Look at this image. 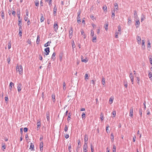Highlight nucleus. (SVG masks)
<instances>
[{"instance_id": "nucleus-16", "label": "nucleus", "mask_w": 152, "mask_h": 152, "mask_svg": "<svg viewBox=\"0 0 152 152\" xmlns=\"http://www.w3.org/2000/svg\"><path fill=\"white\" fill-rule=\"evenodd\" d=\"M51 43V41H48L44 45L45 47H47L50 45V44Z\"/></svg>"}, {"instance_id": "nucleus-7", "label": "nucleus", "mask_w": 152, "mask_h": 152, "mask_svg": "<svg viewBox=\"0 0 152 152\" xmlns=\"http://www.w3.org/2000/svg\"><path fill=\"white\" fill-rule=\"evenodd\" d=\"M29 149H31V151H34L35 150L34 145L32 142L30 143Z\"/></svg>"}, {"instance_id": "nucleus-13", "label": "nucleus", "mask_w": 152, "mask_h": 152, "mask_svg": "<svg viewBox=\"0 0 152 152\" xmlns=\"http://www.w3.org/2000/svg\"><path fill=\"white\" fill-rule=\"evenodd\" d=\"M115 10H114L112 12L111 18L113 19H114L115 16Z\"/></svg>"}, {"instance_id": "nucleus-26", "label": "nucleus", "mask_w": 152, "mask_h": 152, "mask_svg": "<svg viewBox=\"0 0 152 152\" xmlns=\"http://www.w3.org/2000/svg\"><path fill=\"white\" fill-rule=\"evenodd\" d=\"M109 126L108 124L107 125L106 128V130L107 132V133H109L110 132V131L108 129V128L109 127Z\"/></svg>"}, {"instance_id": "nucleus-40", "label": "nucleus", "mask_w": 152, "mask_h": 152, "mask_svg": "<svg viewBox=\"0 0 152 152\" xmlns=\"http://www.w3.org/2000/svg\"><path fill=\"white\" fill-rule=\"evenodd\" d=\"M111 139L112 140V141L113 142L114 140V135H113V133H112L111 134Z\"/></svg>"}, {"instance_id": "nucleus-32", "label": "nucleus", "mask_w": 152, "mask_h": 152, "mask_svg": "<svg viewBox=\"0 0 152 152\" xmlns=\"http://www.w3.org/2000/svg\"><path fill=\"white\" fill-rule=\"evenodd\" d=\"M11 42L10 41L8 44V49H10L11 48Z\"/></svg>"}, {"instance_id": "nucleus-36", "label": "nucleus", "mask_w": 152, "mask_h": 152, "mask_svg": "<svg viewBox=\"0 0 152 152\" xmlns=\"http://www.w3.org/2000/svg\"><path fill=\"white\" fill-rule=\"evenodd\" d=\"M18 25L20 26H22V20H18Z\"/></svg>"}, {"instance_id": "nucleus-30", "label": "nucleus", "mask_w": 152, "mask_h": 152, "mask_svg": "<svg viewBox=\"0 0 152 152\" xmlns=\"http://www.w3.org/2000/svg\"><path fill=\"white\" fill-rule=\"evenodd\" d=\"M51 97H52V98L53 101L54 102H55V95L54 94H52L51 95Z\"/></svg>"}, {"instance_id": "nucleus-4", "label": "nucleus", "mask_w": 152, "mask_h": 152, "mask_svg": "<svg viewBox=\"0 0 152 152\" xmlns=\"http://www.w3.org/2000/svg\"><path fill=\"white\" fill-rule=\"evenodd\" d=\"M58 28V26L57 23H54L53 25V28L56 32H57Z\"/></svg>"}, {"instance_id": "nucleus-42", "label": "nucleus", "mask_w": 152, "mask_h": 152, "mask_svg": "<svg viewBox=\"0 0 152 152\" xmlns=\"http://www.w3.org/2000/svg\"><path fill=\"white\" fill-rule=\"evenodd\" d=\"M37 126H38V127L40 128L41 125V123L40 121L37 122Z\"/></svg>"}, {"instance_id": "nucleus-1", "label": "nucleus", "mask_w": 152, "mask_h": 152, "mask_svg": "<svg viewBox=\"0 0 152 152\" xmlns=\"http://www.w3.org/2000/svg\"><path fill=\"white\" fill-rule=\"evenodd\" d=\"M16 70L17 72H19L20 74H22L23 72V69L22 66V65H20V66L17 65L16 67Z\"/></svg>"}, {"instance_id": "nucleus-53", "label": "nucleus", "mask_w": 152, "mask_h": 152, "mask_svg": "<svg viewBox=\"0 0 152 152\" xmlns=\"http://www.w3.org/2000/svg\"><path fill=\"white\" fill-rule=\"evenodd\" d=\"M7 61L9 64H10V57H8L7 59Z\"/></svg>"}, {"instance_id": "nucleus-25", "label": "nucleus", "mask_w": 152, "mask_h": 152, "mask_svg": "<svg viewBox=\"0 0 152 152\" xmlns=\"http://www.w3.org/2000/svg\"><path fill=\"white\" fill-rule=\"evenodd\" d=\"M1 17L3 19L4 18V13L3 10H2L1 11Z\"/></svg>"}, {"instance_id": "nucleus-57", "label": "nucleus", "mask_w": 152, "mask_h": 152, "mask_svg": "<svg viewBox=\"0 0 152 152\" xmlns=\"http://www.w3.org/2000/svg\"><path fill=\"white\" fill-rule=\"evenodd\" d=\"M85 77L86 79H88V75L87 74H86L85 75Z\"/></svg>"}, {"instance_id": "nucleus-51", "label": "nucleus", "mask_w": 152, "mask_h": 152, "mask_svg": "<svg viewBox=\"0 0 152 152\" xmlns=\"http://www.w3.org/2000/svg\"><path fill=\"white\" fill-rule=\"evenodd\" d=\"M88 148V145H83V150H86V149H87Z\"/></svg>"}, {"instance_id": "nucleus-17", "label": "nucleus", "mask_w": 152, "mask_h": 152, "mask_svg": "<svg viewBox=\"0 0 152 152\" xmlns=\"http://www.w3.org/2000/svg\"><path fill=\"white\" fill-rule=\"evenodd\" d=\"M148 76L149 77L150 80H152V74L151 72L150 71L149 72Z\"/></svg>"}, {"instance_id": "nucleus-49", "label": "nucleus", "mask_w": 152, "mask_h": 152, "mask_svg": "<svg viewBox=\"0 0 152 152\" xmlns=\"http://www.w3.org/2000/svg\"><path fill=\"white\" fill-rule=\"evenodd\" d=\"M91 152H94V150L93 147V145L92 144H91Z\"/></svg>"}, {"instance_id": "nucleus-31", "label": "nucleus", "mask_w": 152, "mask_h": 152, "mask_svg": "<svg viewBox=\"0 0 152 152\" xmlns=\"http://www.w3.org/2000/svg\"><path fill=\"white\" fill-rule=\"evenodd\" d=\"M116 146L113 145V148L112 149L113 152H116Z\"/></svg>"}, {"instance_id": "nucleus-48", "label": "nucleus", "mask_w": 152, "mask_h": 152, "mask_svg": "<svg viewBox=\"0 0 152 152\" xmlns=\"http://www.w3.org/2000/svg\"><path fill=\"white\" fill-rule=\"evenodd\" d=\"M59 57L60 60L61 61L62 59V53H61H61H60V54L59 55Z\"/></svg>"}, {"instance_id": "nucleus-41", "label": "nucleus", "mask_w": 152, "mask_h": 152, "mask_svg": "<svg viewBox=\"0 0 152 152\" xmlns=\"http://www.w3.org/2000/svg\"><path fill=\"white\" fill-rule=\"evenodd\" d=\"M149 59L151 64H152V56H151L149 57Z\"/></svg>"}, {"instance_id": "nucleus-9", "label": "nucleus", "mask_w": 152, "mask_h": 152, "mask_svg": "<svg viewBox=\"0 0 152 152\" xmlns=\"http://www.w3.org/2000/svg\"><path fill=\"white\" fill-rule=\"evenodd\" d=\"M69 36H72L73 33V28L72 27H70V29L69 31Z\"/></svg>"}, {"instance_id": "nucleus-38", "label": "nucleus", "mask_w": 152, "mask_h": 152, "mask_svg": "<svg viewBox=\"0 0 152 152\" xmlns=\"http://www.w3.org/2000/svg\"><path fill=\"white\" fill-rule=\"evenodd\" d=\"M142 109L141 108L140 109L139 112V114H140V117H142Z\"/></svg>"}, {"instance_id": "nucleus-54", "label": "nucleus", "mask_w": 152, "mask_h": 152, "mask_svg": "<svg viewBox=\"0 0 152 152\" xmlns=\"http://www.w3.org/2000/svg\"><path fill=\"white\" fill-rule=\"evenodd\" d=\"M91 83L93 84V86H94L95 84V82L94 80H92L91 81Z\"/></svg>"}, {"instance_id": "nucleus-45", "label": "nucleus", "mask_w": 152, "mask_h": 152, "mask_svg": "<svg viewBox=\"0 0 152 152\" xmlns=\"http://www.w3.org/2000/svg\"><path fill=\"white\" fill-rule=\"evenodd\" d=\"M68 128L67 126L66 125H65V127H64V129L65 132H67V131L68 130Z\"/></svg>"}, {"instance_id": "nucleus-11", "label": "nucleus", "mask_w": 152, "mask_h": 152, "mask_svg": "<svg viewBox=\"0 0 152 152\" xmlns=\"http://www.w3.org/2000/svg\"><path fill=\"white\" fill-rule=\"evenodd\" d=\"M14 84L12 82H10V83L9 85V88L10 91H11L12 89V86H14Z\"/></svg>"}, {"instance_id": "nucleus-24", "label": "nucleus", "mask_w": 152, "mask_h": 152, "mask_svg": "<svg viewBox=\"0 0 152 152\" xmlns=\"http://www.w3.org/2000/svg\"><path fill=\"white\" fill-rule=\"evenodd\" d=\"M123 83L124 86L126 88L128 86V83L127 81L126 80H124Z\"/></svg>"}, {"instance_id": "nucleus-55", "label": "nucleus", "mask_w": 152, "mask_h": 152, "mask_svg": "<svg viewBox=\"0 0 152 152\" xmlns=\"http://www.w3.org/2000/svg\"><path fill=\"white\" fill-rule=\"evenodd\" d=\"M28 130V128L27 127H25L24 128V131L25 132H27Z\"/></svg>"}, {"instance_id": "nucleus-33", "label": "nucleus", "mask_w": 152, "mask_h": 152, "mask_svg": "<svg viewBox=\"0 0 152 152\" xmlns=\"http://www.w3.org/2000/svg\"><path fill=\"white\" fill-rule=\"evenodd\" d=\"M102 9L103 10L104 12H106L107 11V8L106 6H103L102 7Z\"/></svg>"}, {"instance_id": "nucleus-6", "label": "nucleus", "mask_w": 152, "mask_h": 152, "mask_svg": "<svg viewBox=\"0 0 152 152\" xmlns=\"http://www.w3.org/2000/svg\"><path fill=\"white\" fill-rule=\"evenodd\" d=\"M57 11V8L56 7V5H55L53 8V14L54 16H56V15Z\"/></svg>"}, {"instance_id": "nucleus-22", "label": "nucleus", "mask_w": 152, "mask_h": 152, "mask_svg": "<svg viewBox=\"0 0 152 152\" xmlns=\"http://www.w3.org/2000/svg\"><path fill=\"white\" fill-rule=\"evenodd\" d=\"M46 118L47 119L48 121H50V114L49 112L46 113Z\"/></svg>"}, {"instance_id": "nucleus-8", "label": "nucleus", "mask_w": 152, "mask_h": 152, "mask_svg": "<svg viewBox=\"0 0 152 152\" xmlns=\"http://www.w3.org/2000/svg\"><path fill=\"white\" fill-rule=\"evenodd\" d=\"M56 53L55 52H53L51 56V60H52L53 61L55 60L56 59Z\"/></svg>"}, {"instance_id": "nucleus-61", "label": "nucleus", "mask_w": 152, "mask_h": 152, "mask_svg": "<svg viewBox=\"0 0 152 152\" xmlns=\"http://www.w3.org/2000/svg\"><path fill=\"white\" fill-rule=\"evenodd\" d=\"M90 17L93 20H94V19H96L95 18H94V16L93 15H90Z\"/></svg>"}, {"instance_id": "nucleus-3", "label": "nucleus", "mask_w": 152, "mask_h": 152, "mask_svg": "<svg viewBox=\"0 0 152 152\" xmlns=\"http://www.w3.org/2000/svg\"><path fill=\"white\" fill-rule=\"evenodd\" d=\"M22 88V84L21 83H18V84L17 89L18 91L19 92L21 90V88Z\"/></svg>"}, {"instance_id": "nucleus-27", "label": "nucleus", "mask_w": 152, "mask_h": 152, "mask_svg": "<svg viewBox=\"0 0 152 152\" xmlns=\"http://www.w3.org/2000/svg\"><path fill=\"white\" fill-rule=\"evenodd\" d=\"M41 16L40 19V21L41 22H42L44 21L45 18L43 17V14H41Z\"/></svg>"}, {"instance_id": "nucleus-34", "label": "nucleus", "mask_w": 152, "mask_h": 152, "mask_svg": "<svg viewBox=\"0 0 152 152\" xmlns=\"http://www.w3.org/2000/svg\"><path fill=\"white\" fill-rule=\"evenodd\" d=\"M145 19V16L144 15L142 14L141 18V22H142Z\"/></svg>"}, {"instance_id": "nucleus-63", "label": "nucleus", "mask_w": 152, "mask_h": 152, "mask_svg": "<svg viewBox=\"0 0 152 152\" xmlns=\"http://www.w3.org/2000/svg\"><path fill=\"white\" fill-rule=\"evenodd\" d=\"M71 145H70L68 147V150L69 152H71Z\"/></svg>"}, {"instance_id": "nucleus-37", "label": "nucleus", "mask_w": 152, "mask_h": 152, "mask_svg": "<svg viewBox=\"0 0 152 152\" xmlns=\"http://www.w3.org/2000/svg\"><path fill=\"white\" fill-rule=\"evenodd\" d=\"M91 36L92 37L94 36V32L92 30H91Z\"/></svg>"}, {"instance_id": "nucleus-28", "label": "nucleus", "mask_w": 152, "mask_h": 152, "mask_svg": "<svg viewBox=\"0 0 152 152\" xmlns=\"http://www.w3.org/2000/svg\"><path fill=\"white\" fill-rule=\"evenodd\" d=\"M2 150L4 151V149H6V146L5 145V143H2Z\"/></svg>"}, {"instance_id": "nucleus-20", "label": "nucleus", "mask_w": 152, "mask_h": 152, "mask_svg": "<svg viewBox=\"0 0 152 152\" xmlns=\"http://www.w3.org/2000/svg\"><path fill=\"white\" fill-rule=\"evenodd\" d=\"M88 136L86 134H85L84 137V141H88Z\"/></svg>"}, {"instance_id": "nucleus-62", "label": "nucleus", "mask_w": 152, "mask_h": 152, "mask_svg": "<svg viewBox=\"0 0 152 152\" xmlns=\"http://www.w3.org/2000/svg\"><path fill=\"white\" fill-rule=\"evenodd\" d=\"M39 59L40 60L42 61V55L41 54H39Z\"/></svg>"}, {"instance_id": "nucleus-47", "label": "nucleus", "mask_w": 152, "mask_h": 152, "mask_svg": "<svg viewBox=\"0 0 152 152\" xmlns=\"http://www.w3.org/2000/svg\"><path fill=\"white\" fill-rule=\"evenodd\" d=\"M118 32L117 31L115 32V37L116 38H118Z\"/></svg>"}, {"instance_id": "nucleus-29", "label": "nucleus", "mask_w": 152, "mask_h": 152, "mask_svg": "<svg viewBox=\"0 0 152 152\" xmlns=\"http://www.w3.org/2000/svg\"><path fill=\"white\" fill-rule=\"evenodd\" d=\"M131 23V20L130 18L129 17L128 19L127 24L129 25H130Z\"/></svg>"}, {"instance_id": "nucleus-19", "label": "nucleus", "mask_w": 152, "mask_h": 152, "mask_svg": "<svg viewBox=\"0 0 152 152\" xmlns=\"http://www.w3.org/2000/svg\"><path fill=\"white\" fill-rule=\"evenodd\" d=\"M137 42H138V43L139 44L141 43V37L139 36H137Z\"/></svg>"}, {"instance_id": "nucleus-59", "label": "nucleus", "mask_w": 152, "mask_h": 152, "mask_svg": "<svg viewBox=\"0 0 152 152\" xmlns=\"http://www.w3.org/2000/svg\"><path fill=\"white\" fill-rule=\"evenodd\" d=\"M20 133L21 135H22L23 134V128H20Z\"/></svg>"}, {"instance_id": "nucleus-12", "label": "nucleus", "mask_w": 152, "mask_h": 152, "mask_svg": "<svg viewBox=\"0 0 152 152\" xmlns=\"http://www.w3.org/2000/svg\"><path fill=\"white\" fill-rule=\"evenodd\" d=\"M134 17L135 19H137L138 18V16L137 15V12L136 10L134 11Z\"/></svg>"}, {"instance_id": "nucleus-14", "label": "nucleus", "mask_w": 152, "mask_h": 152, "mask_svg": "<svg viewBox=\"0 0 152 152\" xmlns=\"http://www.w3.org/2000/svg\"><path fill=\"white\" fill-rule=\"evenodd\" d=\"M81 13V12L80 11H79L78 12H77V20H80V14Z\"/></svg>"}, {"instance_id": "nucleus-46", "label": "nucleus", "mask_w": 152, "mask_h": 152, "mask_svg": "<svg viewBox=\"0 0 152 152\" xmlns=\"http://www.w3.org/2000/svg\"><path fill=\"white\" fill-rule=\"evenodd\" d=\"M113 99L110 98L109 99V102L110 103V104H111L113 103Z\"/></svg>"}, {"instance_id": "nucleus-43", "label": "nucleus", "mask_w": 152, "mask_h": 152, "mask_svg": "<svg viewBox=\"0 0 152 152\" xmlns=\"http://www.w3.org/2000/svg\"><path fill=\"white\" fill-rule=\"evenodd\" d=\"M82 118L83 119L85 118H86V114L84 113H83L82 115Z\"/></svg>"}, {"instance_id": "nucleus-39", "label": "nucleus", "mask_w": 152, "mask_h": 152, "mask_svg": "<svg viewBox=\"0 0 152 152\" xmlns=\"http://www.w3.org/2000/svg\"><path fill=\"white\" fill-rule=\"evenodd\" d=\"M137 83L138 85L140 84V78L139 77H136Z\"/></svg>"}, {"instance_id": "nucleus-64", "label": "nucleus", "mask_w": 152, "mask_h": 152, "mask_svg": "<svg viewBox=\"0 0 152 152\" xmlns=\"http://www.w3.org/2000/svg\"><path fill=\"white\" fill-rule=\"evenodd\" d=\"M147 47L149 48L151 47V43L150 42H148Z\"/></svg>"}, {"instance_id": "nucleus-23", "label": "nucleus", "mask_w": 152, "mask_h": 152, "mask_svg": "<svg viewBox=\"0 0 152 152\" xmlns=\"http://www.w3.org/2000/svg\"><path fill=\"white\" fill-rule=\"evenodd\" d=\"M93 38L92 39V42H96V35H95L93 37Z\"/></svg>"}, {"instance_id": "nucleus-5", "label": "nucleus", "mask_w": 152, "mask_h": 152, "mask_svg": "<svg viewBox=\"0 0 152 152\" xmlns=\"http://www.w3.org/2000/svg\"><path fill=\"white\" fill-rule=\"evenodd\" d=\"M133 108L132 107L131 108L129 111V116L130 117H132L133 116Z\"/></svg>"}, {"instance_id": "nucleus-21", "label": "nucleus", "mask_w": 152, "mask_h": 152, "mask_svg": "<svg viewBox=\"0 0 152 152\" xmlns=\"http://www.w3.org/2000/svg\"><path fill=\"white\" fill-rule=\"evenodd\" d=\"M40 41V37L39 35H37V39L36 40V43L37 44L39 43V42Z\"/></svg>"}, {"instance_id": "nucleus-60", "label": "nucleus", "mask_w": 152, "mask_h": 152, "mask_svg": "<svg viewBox=\"0 0 152 152\" xmlns=\"http://www.w3.org/2000/svg\"><path fill=\"white\" fill-rule=\"evenodd\" d=\"M108 24H107L105 26H104V28L106 30H108Z\"/></svg>"}, {"instance_id": "nucleus-15", "label": "nucleus", "mask_w": 152, "mask_h": 152, "mask_svg": "<svg viewBox=\"0 0 152 152\" xmlns=\"http://www.w3.org/2000/svg\"><path fill=\"white\" fill-rule=\"evenodd\" d=\"M81 61L82 62H84L85 63L87 62L88 61V60L86 59V58L85 59H83V56H81Z\"/></svg>"}, {"instance_id": "nucleus-2", "label": "nucleus", "mask_w": 152, "mask_h": 152, "mask_svg": "<svg viewBox=\"0 0 152 152\" xmlns=\"http://www.w3.org/2000/svg\"><path fill=\"white\" fill-rule=\"evenodd\" d=\"M44 51H45V55L46 56L48 55L50 52V48L48 47H47L45 48Z\"/></svg>"}, {"instance_id": "nucleus-52", "label": "nucleus", "mask_w": 152, "mask_h": 152, "mask_svg": "<svg viewBox=\"0 0 152 152\" xmlns=\"http://www.w3.org/2000/svg\"><path fill=\"white\" fill-rule=\"evenodd\" d=\"M69 115L68 116V118H67V120L68 121H69V120H70V119H71V115H70V113H69Z\"/></svg>"}, {"instance_id": "nucleus-18", "label": "nucleus", "mask_w": 152, "mask_h": 152, "mask_svg": "<svg viewBox=\"0 0 152 152\" xmlns=\"http://www.w3.org/2000/svg\"><path fill=\"white\" fill-rule=\"evenodd\" d=\"M114 5L115 7L114 10H118V4L117 3H115L114 4Z\"/></svg>"}, {"instance_id": "nucleus-56", "label": "nucleus", "mask_w": 152, "mask_h": 152, "mask_svg": "<svg viewBox=\"0 0 152 152\" xmlns=\"http://www.w3.org/2000/svg\"><path fill=\"white\" fill-rule=\"evenodd\" d=\"M112 114L113 117H115L116 115V111H113Z\"/></svg>"}, {"instance_id": "nucleus-44", "label": "nucleus", "mask_w": 152, "mask_h": 152, "mask_svg": "<svg viewBox=\"0 0 152 152\" xmlns=\"http://www.w3.org/2000/svg\"><path fill=\"white\" fill-rule=\"evenodd\" d=\"M102 84L103 85H104V84L105 83V79L104 78H102Z\"/></svg>"}, {"instance_id": "nucleus-58", "label": "nucleus", "mask_w": 152, "mask_h": 152, "mask_svg": "<svg viewBox=\"0 0 152 152\" xmlns=\"http://www.w3.org/2000/svg\"><path fill=\"white\" fill-rule=\"evenodd\" d=\"M104 118L103 115L101 113V115H100V119L101 121H103Z\"/></svg>"}, {"instance_id": "nucleus-35", "label": "nucleus", "mask_w": 152, "mask_h": 152, "mask_svg": "<svg viewBox=\"0 0 152 152\" xmlns=\"http://www.w3.org/2000/svg\"><path fill=\"white\" fill-rule=\"evenodd\" d=\"M129 77L130 80L134 79V76L132 73L130 74Z\"/></svg>"}, {"instance_id": "nucleus-50", "label": "nucleus", "mask_w": 152, "mask_h": 152, "mask_svg": "<svg viewBox=\"0 0 152 152\" xmlns=\"http://www.w3.org/2000/svg\"><path fill=\"white\" fill-rule=\"evenodd\" d=\"M40 147L43 148V142H41L40 144Z\"/></svg>"}, {"instance_id": "nucleus-10", "label": "nucleus", "mask_w": 152, "mask_h": 152, "mask_svg": "<svg viewBox=\"0 0 152 152\" xmlns=\"http://www.w3.org/2000/svg\"><path fill=\"white\" fill-rule=\"evenodd\" d=\"M140 24L139 20L138 19L137 21H136L135 25L137 28L139 27Z\"/></svg>"}]
</instances>
